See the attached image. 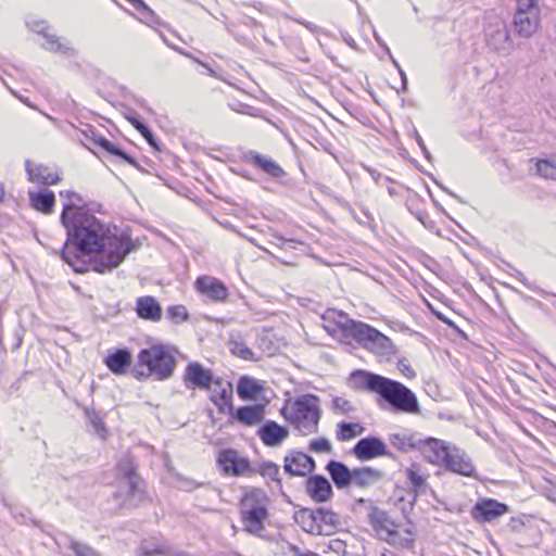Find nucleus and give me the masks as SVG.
I'll return each instance as SVG.
<instances>
[{"mask_svg": "<svg viewBox=\"0 0 556 556\" xmlns=\"http://www.w3.org/2000/svg\"><path fill=\"white\" fill-rule=\"evenodd\" d=\"M66 197L60 216L66 229V240L60 252L61 258L74 271L87 269L85 256L96 253L91 267L96 273L104 274L118 267L125 257L135 249L130 236L126 231L112 232L93 214L86 211V202L74 191H61Z\"/></svg>", "mask_w": 556, "mask_h": 556, "instance_id": "f257e3e1", "label": "nucleus"}, {"mask_svg": "<svg viewBox=\"0 0 556 556\" xmlns=\"http://www.w3.org/2000/svg\"><path fill=\"white\" fill-rule=\"evenodd\" d=\"M352 377L359 389L377 393L391 412L405 414L420 412L417 396L403 383L364 370H355Z\"/></svg>", "mask_w": 556, "mask_h": 556, "instance_id": "f03ea898", "label": "nucleus"}, {"mask_svg": "<svg viewBox=\"0 0 556 556\" xmlns=\"http://www.w3.org/2000/svg\"><path fill=\"white\" fill-rule=\"evenodd\" d=\"M177 350L168 344L156 343L141 349L137 355V364L130 372L138 381L153 378L165 381L173 377L177 366Z\"/></svg>", "mask_w": 556, "mask_h": 556, "instance_id": "7ed1b4c3", "label": "nucleus"}, {"mask_svg": "<svg viewBox=\"0 0 556 556\" xmlns=\"http://www.w3.org/2000/svg\"><path fill=\"white\" fill-rule=\"evenodd\" d=\"M341 334V342L350 343L354 340L365 350L381 356L394 355L397 350L391 339L375 327L345 316V320L337 323Z\"/></svg>", "mask_w": 556, "mask_h": 556, "instance_id": "20e7f679", "label": "nucleus"}, {"mask_svg": "<svg viewBox=\"0 0 556 556\" xmlns=\"http://www.w3.org/2000/svg\"><path fill=\"white\" fill-rule=\"evenodd\" d=\"M269 503V496L261 488H250L243 494L239 503V513L244 531L260 535L265 530Z\"/></svg>", "mask_w": 556, "mask_h": 556, "instance_id": "39448f33", "label": "nucleus"}, {"mask_svg": "<svg viewBox=\"0 0 556 556\" xmlns=\"http://www.w3.org/2000/svg\"><path fill=\"white\" fill-rule=\"evenodd\" d=\"M281 415L292 424L302 434L316 433L321 417L319 397L315 394H304L295 397L291 405V412L281 409Z\"/></svg>", "mask_w": 556, "mask_h": 556, "instance_id": "423d86ee", "label": "nucleus"}, {"mask_svg": "<svg viewBox=\"0 0 556 556\" xmlns=\"http://www.w3.org/2000/svg\"><path fill=\"white\" fill-rule=\"evenodd\" d=\"M81 135L84 137L81 142L89 150L98 149L100 152L105 153L114 161L128 163L140 169L139 165L132 156L127 154L121 147L116 146L104 136H102L96 127L86 125L85 128L81 129Z\"/></svg>", "mask_w": 556, "mask_h": 556, "instance_id": "0eeeda50", "label": "nucleus"}, {"mask_svg": "<svg viewBox=\"0 0 556 556\" xmlns=\"http://www.w3.org/2000/svg\"><path fill=\"white\" fill-rule=\"evenodd\" d=\"M540 20L538 0H517L513 24L520 37H531L538 30Z\"/></svg>", "mask_w": 556, "mask_h": 556, "instance_id": "6e6552de", "label": "nucleus"}, {"mask_svg": "<svg viewBox=\"0 0 556 556\" xmlns=\"http://www.w3.org/2000/svg\"><path fill=\"white\" fill-rule=\"evenodd\" d=\"M484 40L486 46L498 55L507 56L514 50V41L506 23L495 17L484 26Z\"/></svg>", "mask_w": 556, "mask_h": 556, "instance_id": "1a4fd4ad", "label": "nucleus"}, {"mask_svg": "<svg viewBox=\"0 0 556 556\" xmlns=\"http://www.w3.org/2000/svg\"><path fill=\"white\" fill-rule=\"evenodd\" d=\"M217 465L225 475L232 477H252L256 473L250 460L240 456L239 452L233 448L222 450L217 456Z\"/></svg>", "mask_w": 556, "mask_h": 556, "instance_id": "9d476101", "label": "nucleus"}, {"mask_svg": "<svg viewBox=\"0 0 556 556\" xmlns=\"http://www.w3.org/2000/svg\"><path fill=\"white\" fill-rule=\"evenodd\" d=\"M369 525L380 540L386 542H396L399 538L397 527L386 510L370 505L368 513Z\"/></svg>", "mask_w": 556, "mask_h": 556, "instance_id": "9b49d317", "label": "nucleus"}, {"mask_svg": "<svg viewBox=\"0 0 556 556\" xmlns=\"http://www.w3.org/2000/svg\"><path fill=\"white\" fill-rule=\"evenodd\" d=\"M510 511V507L495 498L479 500L471 508L470 516L478 523H489Z\"/></svg>", "mask_w": 556, "mask_h": 556, "instance_id": "f8f14e48", "label": "nucleus"}, {"mask_svg": "<svg viewBox=\"0 0 556 556\" xmlns=\"http://www.w3.org/2000/svg\"><path fill=\"white\" fill-rule=\"evenodd\" d=\"M215 378L211 369L199 362H191L186 366L182 381L187 389L211 390Z\"/></svg>", "mask_w": 556, "mask_h": 556, "instance_id": "ddd939ff", "label": "nucleus"}, {"mask_svg": "<svg viewBox=\"0 0 556 556\" xmlns=\"http://www.w3.org/2000/svg\"><path fill=\"white\" fill-rule=\"evenodd\" d=\"M353 455L362 462L369 460L379 456L392 457L393 454L388 450L386 443L378 437L368 435L362 438L352 448Z\"/></svg>", "mask_w": 556, "mask_h": 556, "instance_id": "4468645a", "label": "nucleus"}, {"mask_svg": "<svg viewBox=\"0 0 556 556\" xmlns=\"http://www.w3.org/2000/svg\"><path fill=\"white\" fill-rule=\"evenodd\" d=\"M445 470L464 477L477 478L471 458L460 448L452 445L445 460L441 464Z\"/></svg>", "mask_w": 556, "mask_h": 556, "instance_id": "2eb2a0df", "label": "nucleus"}, {"mask_svg": "<svg viewBox=\"0 0 556 556\" xmlns=\"http://www.w3.org/2000/svg\"><path fill=\"white\" fill-rule=\"evenodd\" d=\"M283 462L285 472L292 477H305L316 468L315 459L312 456L296 450L287 454Z\"/></svg>", "mask_w": 556, "mask_h": 556, "instance_id": "dca6fc26", "label": "nucleus"}, {"mask_svg": "<svg viewBox=\"0 0 556 556\" xmlns=\"http://www.w3.org/2000/svg\"><path fill=\"white\" fill-rule=\"evenodd\" d=\"M210 401L217 407L218 413L225 414L232 410V383L220 377H216L211 386Z\"/></svg>", "mask_w": 556, "mask_h": 556, "instance_id": "f3484780", "label": "nucleus"}, {"mask_svg": "<svg viewBox=\"0 0 556 556\" xmlns=\"http://www.w3.org/2000/svg\"><path fill=\"white\" fill-rule=\"evenodd\" d=\"M195 290L213 302H225L229 296L227 286L212 276H200L194 282Z\"/></svg>", "mask_w": 556, "mask_h": 556, "instance_id": "a211bd4d", "label": "nucleus"}, {"mask_svg": "<svg viewBox=\"0 0 556 556\" xmlns=\"http://www.w3.org/2000/svg\"><path fill=\"white\" fill-rule=\"evenodd\" d=\"M451 444L443 440L435 439L432 437L419 440L418 452L431 464L441 466L443 460L446 459Z\"/></svg>", "mask_w": 556, "mask_h": 556, "instance_id": "6ab92c4d", "label": "nucleus"}, {"mask_svg": "<svg viewBox=\"0 0 556 556\" xmlns=\"http://www.w3.org/2000/svg\"><path fill=\"white\" fill-rule=\"evenodd\" d=\"M305 492L315 503H325L333 496L330 481L323 475H311L305 481Z\"/></svg>", "mask_w": 556, "mask_h": 556, "instance_id": "aec40b11", "label": "nucleus"}, {"mask_svg": "<svg viewBox=\"0 0 556 556\" xmlns=\"http://www.w3.org/2000/svg\"><path fill=\"white\" fill-rule=\"evenodd\" d=\"M256 434L268 447H276L289 437V429L275 420H266L257 429Z\"/></svg>", "mask_w": 556, "mask_h": 556, "instance_id": "412c9836", "label": "nucleus"}, {"mask_svg": "<svg viewBox=\"0 0 556 556\" xmlns=\"http://www.w3.org/2000/svg\"><path fill=\"white\" fill-rule=\"evenodd\" d=\"M405 475L410 484V491L413 497L409 505L413 507L417 502L419 494L425 493L427 489L428 473L422 469L418 463H412L409 467L405 469Z\"/></svg>", "mask_w": 556, "mask_h": 556, "instance_id": "4be33fe9", "label": "nucleus"}, {"mask_svg": "<svg viewBox=\"0 0 556 556\" xmlns=\"http://www.w3.org/2000/svg\"><path fill=\"white\" fill-rule=\"evenodd\" d=\"M264 406L261 404L255 405H245L235 408L232 405V410H227V414L239 424L251 427L264 419Z\"/></svg>", "mask_w": 556, "mask_h": 556, "instance_id": "5701e85b", "label": "nucleus"}, {"mask_svg": "<svg viewBox=\"0 0 556 556\" xmlns=\"http://www.w3.org/2000/svg\"><path fill=\"white\" fill-rule=\"evenodd\" d=\"M132 363V355L129 349L121 348L109 353L104 358L105 366L116 376L125 375Z\"/></svg>", "mask_w": 556, "mask_h": 556, "instance_id": "b1692460", "label": "nucleus"}, {"mask_svg": "<svg viewBox=\"0 0 556 556\" xmlns=\"http://www.w3.org/2000/svg\"><path fill=\"white\" fill-rule=\"evenodd\" d=\"M409 213L419 220L428 230L435 228V222L432 220L425 208V201L418 192H409L405 203Z\"/></svg>", "mask_w": 556, "mask_h": 556, "instance_id": "393cba45", "label": "nucleus"}, {"mask_svg": "<svg viewBox=\"0 0 556 556\" xmlns=\"http://www.w3.org/2000/svg\"><path fill=\"white\" fill-rule=\"evenodd\" d=\"M135 311L137 316L144 320L159 321L162 318L161 304L151 295L139 296Z\"/></svg>", "mask_w": 556, "mask_h": 556, "instance_id": "a878e982", "label": "nucleus"}, {"mask_svg": "<svg viewBox=\"0 0 556 556\" xmlns=\"http://www.w3.org/2000/svg\"><path fill=\"white\" fill-rule=\"evenodd\" d=\"M326 470L337 489L343 490L352 485L353 469H350L344 463L331 459L327 463Z\"/></svg>", "mask_w": 556, "mask_h": 556, "instance_id": "bb28decb", "label": "nucleus"}, {"mask_svg": "<svg viewBox=\"0 0 556 556\" xmlns=\"http://www.w3.org/2000/svg\"><path fill=\"white\" fill-rule=\"evenodd\" d=\"M243 160L265 174H286L275 160L254 150L244 152Z\"/></svg>", "mask_w": 556, "mask_h": 556, "instance_id": "cd10ccee", "label": "nucleus"}, {"mask_svg": "<svg viewBox=\"0 0 556 556\" xmlns=\"http://www.w3.org/2000/svg\"><path fill=\"white\" fill-rule=\"evenodd\" d=\"M148 500L146 482L141 477H135L126 481V491L124 503L126 505L138 507Z\"/></svg>", "mask_w": 556, "mask_h": 556, "instance_id": "c85d7f7f", "label": "nucleus"}, {"mask_svg": "<svg viewBox=\"0 0 556 556\" xmlns=\"http://www.w3.org/2000/svg\"><path fill=\"white\" fill-rule=\"evenodd\" d=\"M28 198L30 205L38 212L43 214H50L53 211L55 204V195L53 191L47 188H40L38 190H28Z\"/></svg>", "mask_w": 556, "mask_h": 556, "instance_id": "c756f323", "label": "nucleus"}, {"mask_svg": "<svg viewBox=\"0 0 556 556\" xmlns=\"http://www.w3.org/2000/svg\"><path fill=\"white\" fill-rule=\"evenodd\" d=\"M293 519L307 533L315 535L329 534L318 526L315 509L302 507L294 511Z\"/></svg>", "mask_w": 556, "mask_h": 556, "instance_id": "7c9ffc66", "label": "nucleus"}, {"mask_svg": "<svg viewBox=\"0 0 556 556\" xmlns=\"http://www.w3.org/2000/svg\"><path fill=\"white\" fill-rule=\"evenodd\" d=\"M168 551L167 544L157 535L143 538L137 549L138 556L165 555Z\"/></svg>", "mask_w": 556, "mask_h": 556, "instance_id": "2f4dec72", "label": "nucleus"}, {"mask_svg": "<svg viewBox=\"0 0 556 556\" xmlns=\"http://www.w3.org/2000/svg\"><path fill=\"white\" fill-rule=\"evenodd\" d=\"M382 478L380 470L371 467L354 468L352 472V484L358 488H367Z\"/></svg>", "mask_w": 556, "mask_h": 556, "instance_id": "473e14b6", "label": "nucleus"}, {"mask_svg": "<svg viewBox=\"0 0 556 556\" xmlns=\"http://www.w3.org/2000/svg\"><path fill=\"white\" fill-rule=\"evenodd\" d=\"M377 186L386 187L388 193L392 198H407L409 192H416L410 187L401 184L390 176H372Z\"/></svg>", "mask_w": 556, "mask_h": 556, "instance_id": "72a5a7b5", "label": "nucleus"}, {"mask_svg": "<svg viewBox=\"0 0 556 556\" xmlns=\"http://www.w3.org/2000/svg\"><path fill=\"white\" fill-rule=\"evenodd\" d=\"M263 386L254 378L243 376L237 384V393L241 400H254L262 392Z\"/></svg>", "mask_w": 556, "mask_h": 556, "instance_id": "f704fd0d", "label": "nucleus"}, {"mask_svg": "<svg viewBox=\"0 0 556 556\" xmlns=\"http://www.w3.org/2000/svg\"><path fill=\"white\" fill-rule=\"evenodd\" d=\"M116 475L119 479L125 481L140 477L138 473V464L131 454L127 453L119 458L116 464Z\"/></svg>", "mask_w": 556, "mask_h": 556, "instance_id": "c9c22d12", "label": "nucleus"}, {"mask_svg": "<svg viewBox=\"0 0 556 556\" xmlns=\"http://www.w3.org/2000/svg\"><path fill=\"white\" fill-rule=\"evenodd\" d=\"M420 437L417 434L392 433L389 435L390 444L396 450L408 453L418 450Z\"/></svg>", "mask_w": 556, "mask_h": 556, "instance_id": "e433bc0d", "label": "nucleus"}, {"mask_svg": "<svg viewBox=\"0 0 556 556\" xmlns=\"http://www.w3.org/2000/svg\"><path fill=\"white\" fill-rule=\"evenodd\" d=\"M47 29L48 26L45 24V22H36L31 26L33 31L39 35H43V37L46 38V43L43 45L46 49L55 52L67 53L70 49L64 48L63 45L59 41V38L55 35L48 34Z\"/></svg>", "mask_w": 556, "mask_h": 556, "instance_id": "4c0bfd02", "label": "nucleus"}, {"mask_svg": "<svg viewBox=\"0 0 556 556\" xmlns=\"http://www.w3.org/2000/svg\"><path fill=\"white\" fill-rule=\"evenodd\" d=\"M363 431L364 427L361 424L351 421H340L337 424L336 439L339 442L350 441L361 435Z\"/></svg>", "mask_w": 556, "mask_h": 556, "instance_id": "58836bf2", "label": "nucleus"}, {"mask_svg": "<svg viewBox=\"0 0 556 556\" xmlns=\"http://www.w3.org/2000/svg\"><path fill=\"white\" fill-rule=\"evenodd\" d=\"M165 186L175 191L177 194L192 199L197 197L194 185L191 186L180 181L176 176H157Z\"/></svg>", "mask_w": 556, "mask_h": 556, "instance_id": "ea45409f", "label": "nucleus"}, {"mask_svg": "<svg viewBox=\"0 0 556 556\" xmlns=\"http://www.w3.org/2000/svg\"><path fill=\"white\" fill-rule=\"evenodd\" d=\"M228 348L232 355L244 361H255L253 351L245 344L239 334H230Z\"/></svg>", "mask_w": 556, "mask_h": 556, "instance_id": "a19ab883", "label": "nucleus"}, {"mask_svg": "<svg viewBox=\"0 0 556 556\" xmlns=\"http://www.w3.org/2000/svg\"><path fill=\"white\" fill-rule=\"evenodd\" d=\"M256 473H260L265 479H270L276 483L278 489L282 491V482L279 478V466L271 462V460H265L262 464H260L258 468L255 469ZM283 496L287 497V495L281 492Z\"/></svg>", "mask_w": 556, "mask_h": 556, "instance_id": "79ce46f5", "label": "nucleus"}, {"mask_svg": "<svg viewBox=\"0 0 556 556\" xmlns=\"http://www.w3.org/2000/svg\"><path fill=\"white\" fill-rule=\"evenodd\" d=\"M318 526L324 530V527H329L331 530H337L340 526L339 515L330 509L319 507L315 509Z\"/></svg>", "mask_w": 556, "mask_h": 556, "instance_id": "37998d69", "label": "nucleus"}, {"mask_svg": "<svg viewBox=\"0 0 556 556\" xmlns=\"http://www.w3.org/2000/svg\"><path fill=\"white\" fill-rule=\"evenodd\" d=\"M260 179H255V181L260 184H265L264 188L274 192H278L280 186L289 185V179L286 180L288 176H257Z\"/></svg>", "mask_w": 556, "mask_h": 556, "instance_id": "c03bdc74", "label": "nucleus"}, {"mask_svg": "<svg viewBox=\"0 0 556 556\" xmlns=\"http://www.w3.org/2000/svg\"><path fill=\"white\" fill-rule=\"evenodd\" d=\"M68 548L74 553V556H101L92 546L75 539L70 540Z\"/></svg>", "mask_w": 556, "mask_h": 556, "instance_id": "a18cd8bd", "label": "nucleus"}, {"mask_svg": "<svg viewBox=\"0 0 556 556\" xmlns=\"http://www.w3.org/2000/svg\"><path fill=\"white\" fill-rule=\"evenodd\" d=\"M166 316L174 324H180L189 319V313L184 305H172L167 307Z\"/></svg>", "mask_w": 556, "mask_h": 556, "instance_id": "49530a36", "label": "nucleus"}, {"mask_svg": "<svg viewBox=\"0 0 556 556\" xmlns=\"http://www.w3.org/2000/svg\"><path fill=\"white\" fill-rule=\"evenodd\" d=\"M86 416L89 421V424L92 426L94 431L101 435L104 437L106 433V428L103 421V418L99 413L96 410H86Z\"/></svg>", "mask_w": 556, "mask_h": 556, "instance_id": "de8ad7c7", "label": "nucleus"}, {"mask_svg": "<svg viewBox=\"0 0 556 556\" xmlns=\"http://www.w3.org/2000/svg\"><path fill=\"white\" fill-rule=\"evenodd\" d=\"M308 448H309L311 452H314V453H327V454H329V453L332 452L331 443H330V441L327 438L313 439L309 442Z\"/></svg>", "mask_w": 556, "mask_h": 556, "instance_id": "09e8293b", "label": "nucleus"}, {"mask_svg": "<svg viewBox=\"0 0 556 556\" xmlns=\"http://www.w3.org/2000/svg\"><path fill=\"white\" fill-rule=\"evenodd\" d=\"M531 519L532 517L529 515L511 517L507 526L513 532L520 533L523 531L526 525L531 521Z\"/></svg>", "mask_w": 556, "mask_h": 556, "instance_id": "8fccbe9b", "label": "nucleus"}, {"mask_svg": "<svg viewBox=\"0 0 556 556\" xmlns=\"http://www.w3.org/2000/svg\"><path fill=\"white\" fill-rule=\"evenodd\" d=\"M331 404H332L331 405L332 409L334 412H339V413L344 414V415H346V414H349V413H351L353 410V407H352L351 403L348 400H345V399H343L341 396H334L332 399Z\"/></svg>", "mask_w": 556, "mask_h": 556, "instance_id": "3c124183", "label": "nucleus"}, {"mask_svg": "<svg viewBox=\"0 0 556 556\" xmlns=\"http://www.w3.org/2000/svg\"><path fill=\"white\" fill-rule=\"evenodd\" d=\"M515 277L529 290L539 293V294H548L545 290H543L541 287L536 286L535 283L529 281L527 277L519 270L515 269Z\"/></svg>", "mask_w": 556, "mask_h": 556, "instance_id": "603ef678", "label": "nucleus"}, {"mask_svg": "<svg viewBox=\"0 0 556 556\" xmlns=\"http://www.w3.org/2000/svg\"><path fill=\"white\" fill-rule=\"evenodd\" d=\"M405 533L408 536H401V534L399 533V538H396V542H388V543L393 544V545H400L401 547L408 548V549L413 548L414 543H415V539L413 538L414 533L410 529H406Z\"/></svg>", "mask_w": 556, "mask_h": 556, "instance_id": "864d4df0", "label": "nucleus"}, {"mask_svg": "<svg viewBox=\"0 0 556 556\" xmlns=\"http://www.w3.org/2000/svg\"><path fill=\"white\" fill-rule=\"evenodd\" d=\"M536 174H549V170H555L556 165L551 160H536L535 163Z\"/></svg>", "mask_w": 556, "mask_h": 556, "instance_id": "5fc2aeb1", "label": "nucleus"}, {"mask_svg": "<svg viewBox=\"0 0 556 556\" xmlns=\"http://www.w3.org/2000/svg\"><path fill=\"white\" fill-rule=\"evenodd\" d=\"M29 181L41 182L45 186L55 185L61 180L60 176H28Z\"/></svg>", "mask_w": 556, "mask_h": 556, "instance_id": "6e6d98bb", "label": "nucleus"}, {"mask_svg": "<svg viewBox=\"0 0 556 556\" xmlns=\"http://www.w3.org/2000/svg\"><path fill=\"white\" fill-rule=\"evenodd\" d=\"M25 170L27 175L30 174H42L43 172L48 170L47 167H45L41 164H35L29 160L25 161Z\"/></svg>", "mask_w": 556, "mask_h": 556, "instance_id": "4d7b16f0", "label": "nucleus"}, {"mask_svg": "<svg viewBox=\"0 0 556 556\" xmlns=\"http://www.w3.org/2000/svg\"><path fill=\"white\" fill-rule=\"evenodd\" d=\"M201 484L189 479V478H180L179 479V489L186 492H191L199 488Z\"/></svg>", "mask_w": 556, "mask_h": 556, "instance_id": "13d9d810", "label": "nucleus"}, {"mask_svg": "<svg viewBox=\"0 0 556 556\" xmlns=\"http://www.w3.org/2000/svg\"><path fill=\"white\" fill-rule=\"evenodd\" d=\"M126 119L141 132L148 125H146L137 115V113H131L126 115Z\"/></svg>", "mask_w": 556, "mask_h": 556, "instance_id": "bf43d9fd", "label": "nucleus"}, {"mask_svg": "<svg viewBox=\"0 0 556 556\" xmlns=\"http://www.w3.org/2000/svg\"><path fill=\"white\" fill-rule=\"evenodd\" d=\"M140 134L151 147H157V140L149 126H147Z\"/></svg>", "mask_w": 556, "mask_h": 556, "instance_id": "052dcab7", "label": "nucleus"}, {"mask_svg": "<svg viewBox=\"0 0 556 556\" xmlns=\"http://www.w3.org/2000/svg\"><path fill=\"white\" fill-rule=\"evenodd\" d=\"M296 23L303 25L306 29H308L313 34H319L321 33V27L317 26L316 24L308 22L304 18H296Z\"/></svg>", "mask_w": 556, "mask_h": 556, "instance_id": "680f3d73", "label": "nucleus"}, {"mask_svg": "<svg viewBox=\"0 0 556 556\" xmlns=\"http://www.w3.org/2000/svg\"><path fill=\"white\" fill-rule=\"evenodd\" d=\"M229 106L235 112L242 113V114H248V115H251V116H257L256 113L252 112V108L247 105V104L239 103L238 108L232 105V104H230Z\"/></svg>", "mask_w": 556, "mask_h": 556, "instance_id": "e2e57ef3", "label": "nucleus"}, {"mask_svg": "<svg viewBox=\"0 0 556 556\" xmlns=\"http://www.w3.org/2000/svg\"><path fill=\"white\" fill-rule=\"evenodd\" d=\"M174 50H176L177 52H179L180 54L187 56V58H190L192 60H194L195 62H198L199 64L203 65L204 67L207 68L208 73L211 76H215V72L214 70H212L207 64H204L203 62L199 61L198 59L193 58L189 52L182 50L181 48H178V47H173Z\"/></svg>", "mask_w": 556, "mask_h": 556, "instance_id": "0e129e2a", "label": "nucleus"}, {"mask_svg": "<svg viewBox=\"0 0 556 556\" xmlns=\"http://www.w3.org/2000/svg\"><path fill=\"white\" fill-rule=\"evenodd\" d=\"M400 370L408 378H414L416 376L415 370L410 367V365L404 363L403 361L399 362Z\"/></svg>", "mask_w": 556, "mask_h": 556, "instance_id": "69168bd1", "label": "nucleus"}, {"mask_svg": "<svg viewBox=\"0 0 556 556\" xmlns=\"http://www.w3.org/2000/svg\"><path fill=\"white\" fill-rule=\"evenodd\" d=\"M443 324H445L447 327H450L454 332H456L459 337L466 338V333L448 317L443 320Z\"/></svg>", "mask_w": 556, "mask_h": 556, "instance_id": "338daca9", "label": "nucleus"}, {"mask_svg": "<svg viewBox=\"0 0 556 556\" xmlns=\"http://www.w3.org/2000/svg\"><path fill=\"white\" fill-rule=\"evenodd\" d=\"M274 238L277 240V245L283 248L285 245H290L293 240L291 239H286L285 237L280 236V235H274Z\"/></svg>", "mask_w": 556, "mask_h": 556, "instance_id": "774afa93", "label": "nucleus"}]
</instances>
